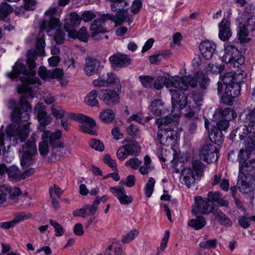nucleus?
<instances>
[{
	"label": "nucleus",
	"mask_w": 255,
	"mask_h": 255,
	"mask_svg": "<svg viewBox=\"0 0 255 255\" xmlns=\"http://www.w3.org/2000/svg\"><path fill=\"white\" fill-rule=\"evenodd\" d=\"M35 57V52L30 51L28 53L26 61L29 69H26L25 65L18 60L13 66L12 72L6 74L10 78H16L20 74L23 75L20 77L22 84L17 87L18 92L22 94V95L20 97L19 106L14 109L11 114L12 120L15 122L27 121L29 119L31 106L27 99L33 97L32 89L36 85L41 84L39 79L35 77L36 72L34 69L36 66L34 62Z\"/></svg>",
	"instance_id": "nucleus-1"
},
{
	"label": "nucleus",
	"mask_w": 255,
	"mask_h": 255,
	"mask_svg": "<svg viewBox=\"0 0 255 255\" xmlns=\"http://www.w3.org/2000/svg\"><path fill=\"white\" fill-rule=\"evenodd\" d=\"M238 28L239 40H234L224 45L225 54L222 58L223 62L237 68L243 64L244 61L239 48L241 43L248 42L250 39L248 37V30L245 23H241Z\"/></svg>",
	"instance_id": "nucleus-2"
},
{
	"label": "nucleus",
	"mask_w": 255,
	"mask_h": 255,
	"mask_svg": "<svg viewBox=\"0 0 255 255\" xmlns=\"http://www.w3.org/2000/svg\"><path fill=\"white\" fill-rule=\"evenodd\" d=\"M58 9L55 7H50L45 12V19L43 21L41 25V31L39 33L38 37L36 40V49H31L30 51H34L36 53V57L34 60L37 58V55H43L44 52V47L45 45V39L43 31L45 30L49 33L51 30L59 28L61 26V23L59 19L56 16H58Z\"/></svg>",
	"instance_id": "nucleus-3"
},
{
	"label": "nucleus",
	"mask_w": 255,
	"mask_h": 255,
	"mask_svg": "<svg viewBox=\"0 0 255 255\" xmlns=\"http://www.w3.org/2000/svg\"><path fill=\"white\" fill-rule=\"evenodd\" d=\"M255 161L244 162L239 165L237 185L244 193L251 191L255 182Z\"/></svg>",
	"instance_id": "nucleus-4"
},
{
	"label": "nucleus",
	"mask_w": 255,
	"mask_h": 255,
	"mask_svg": "<svg viewBox=\"0 0 255 255\" xmlns=\"http://www.w3.org/2000/svg\"><path fill=\"white\" fill-rule=\"evenodd\" d=\"M196 85V81L190 76L181 77L176 76L171 78L159 76L154 83V87L157 90H160L165 86L169 88V90L171 88H177L181 90H187L189 86L194 87Z\"/></svg>",
	"instance_id": "nucleus-5"
},
{
	"label": "nucleus",
	"mask_w": 255,
	"mask_h": 255,
	"mask_svg": "<svg viewBox=\"0 0 255 255\" xmlns=\"http://www.w3.org/2000/svg\"><path fill=\"white\" fill-rule=\"evenodd\" d=\"M61 136V131L59 129L53 132H51L50 130H44L41 134V138L43 140L39 143V150L40 153L42 155L47 154L49 148L48 142H49L51 146L54 148H63L64 143L59 140Z\"/></svg>",
	"instance_id": "nucleus-6"
},
{
	"label": "nucleus",
	"mask_w": 255,
	"mask_h": 255,
	"mask_svg": "<svg viewBox=\"0 0 255 255\" xmlns=\"http://www.w3.org/2000/svg\"><path fill=\"white\" fill-rule=\"evenodd\" d=\"M112 20L115 22L116 25L123 24L124 22L120 23L118 21L117 12L115 15L107 14L101 15L100 17L97 18L92 23L90 26L91 36L95 39L103 38L101 35L106 32L104 27L105 23L107 20Z\"/></svg>",
	"instance_id": "nucleus-7"
},
{
	"label": "nucleus",
	"mask_w": 255,
	"mask_h": 255,
	"mask_svg": "<svg viewBox=\"0 0 255 255\" xmlns=\"http://www.w3.org/2000/svg\"><path fill=\"white\" fill-rule=\"evenodd\" d=\"M204 164L200 160H195L192 162L191 166L186 167L182 170V180L188 187H191L195 183L196 176L202 174Z\"/></svg>",
	"instance_id": "nucleus-8"
},
{
	"label": "nucleus",
	"mask_w": 255,
	"mask_h": 255,
	"mask_svg": "<svg viewBox=\"0 0 255 255\" xmlns=\"http://www.w3.org/2000/svg\"><path fill=\"white\" fill-rule=\"evenodd\" d=\"M67 117L74 119L75 121L81 123V128L83 132L92 135L96 133V123L92 119L83 114H76L73 113H68Z\"/></svg>",
	"instance_id": "nucleus-9"
},
{
	"label": "nucleus",
	"mask_w": 255,
	"mask_h": 255,
	"mask_svg": "<svg viewBox=\"0 0 255 255\" xmlns=\"http://www.w3.org/2000/svg\"><path fill=\"white\" fill-rule=\"evenodd\" d=\"M157 138L161 144L172 147L176 144L177 133L175 130L168 127L165 129H159Z\"/></svg>",
	"instance_id": "nucleus-10"
},
{
	"label": "nucleus",
	"mask_w": 255,
	"mask_h": 255,
	"mask_svg": "<svg viewBox=\"0 0 255 255\" xmlns=\"http://www.w3.org/2000/svg\"><path fill=\"white\" fill-rule=\"evenodd\" d=\"M116 90L105 89L101 91L99 99L106 105L113 107L120 103L121 89Z\"/></svg>",
	"instance_id": "nucleus-11"
},
{
	"label": "nucleus",
	"mask_w": 255,
	"mask_h": 255,
	"mask_svg": "<svg viewBox=\"0 0 255 255\" xmlns=\"http://www.w3.org/2000/svg\"><path fill=\"white\" fill-rule=\"evenodd\" d=\"M34 113L40 124L38 129L43 132L44 130H46L45 127L51 123L52 118L47 114L45 106L42 104H36L34 108Z\"/></svg>",
	"instance_id": "nucleus-12"
},
{
	"label": "nucleus",
	"mask_w": 255,
	"mask_h": 255,
	"mask_svg": "<svg viewBox=\"0 0 255 255\" xmlns=\"http://www.w3.org/2000/svg\"><path fill=\"white\" fill-rule=\"evenodd\" d=\"M219 151L212 143L203 145L199 150V156L201 159L207 163L216 162L218 159Z\"/></svg>",
	"instance_id": "nucleus-13"
},
{
	"label": "nucleus",
	"mask_w": 255,
	"mask_h": 255,
	"mask_svg": "<svg viewBox=\"0 0 255 255\" xmlns=\"http://www.w3.org/2000/svg\"><path fill=\"white\" fill-rule=\"evenodd\" d=\"M196 205L194 206L192 212L194 215L197 214H209L212 213L214 206L213 204L210 203L207 198H203L200 196L195 198Z\"/></svg>",
	"instance_id": "nucleus-14"
},
{
	"label": "nucleus",
	"mask_w": 255,
	"mask_h": 255,
	"mask_svg": "<svg viewBox=\"0 0 255 255\" xmlns=\"http://www.w3.org/2000/svg\"><path fill=\"white\" fill-rule=\"evenodd\" d=\"M182 91L177 88H171L169 90L171 96V102L173 108L182 109L186 107L188 103L187 97Z\"/></svg>",
	"instance_id": "nucleus-15"
},
{
	"label": "nucleus",
	"mask_w": 255,
	"mask_h": 255,
	"mask_svg": "<svg viewBox=\"0 0 255 255\" xmlns=\"http://www.w3.org/2000/svg\"><path fill=\"white\" fill-rule=\"evenodd\" d=\"M110 192L119 200L122 205H128L133 201L132 197L127 194L124 187L121 186L111 187Z\"/></svg>",
	"instance_id": "nucleus-16"
},
{
	"label": "nucleus",
	"mask_w": 255,
	"mask_h": 255,
	"mask_svg": "<svg viewBox=\"0 0 255 255\" xmlns=\"http://www.w3.org/2000/svg\"><path fill=\"white\" fill-rule=\"evenodd\" d=\"M240 95V86L238 84L229 85L225 87L224 95L222 97L223 102L227 105H230L233 99Z\"/></svg>",
	"instance_id": "nucleus-17"
},
{
	"label": "nucleus",
	"mask_w": 255,
	"mask_h": 255,
	"mask_svg": "<svg viewBox=\"0 0 255 255\" xmlns=\"http://www.w3.org/2000/svg\"><path fill=\"white\" fill-rule=\"evenodd\" d=\"M129 3L125 0H120L118 1V6L114 9H111L113 11L117 12L118 21L120 23L124 22L125 20L128 18V10Z\"/></svg>",
	"instance_id": "nucleus-18"
},
{
	"label": "nucleus",
	"mask_w": 255,
	"mask_h": 255,
	"mask_svg": "<svg viewBox=\"0 0 255 255\" xmlns=\"http://www.w3.org/2000/svg\"><path fill=\"white\" fill-rule=\"evenodd\" d=\"M216 48L215 43L208 40L202 41L199 45L200 53L206 60H209L212 58Z\"/></svg>",
	"instance_id": "nucleus-19"
},
{
	"label": "nucleus",
	"mask_w": 255,
	"mask_h": 255,
	"mask_svg": "<svg viewBox=\"0 0 255 255\" xmlns=\"http://www.w3.org/2000/svg\"><path fill=\"white\" fill-rule=\"evenodd\" d=\"M219 37L223 41L228 40L232 35L231 22L228 18H224L218 24Z\"/></svg>",
	"instance_id": "nucleus-20"
},
{
	"label": "nucleus",
	"mask_w": 255,
	"mask_h": 255,
	"mask_svg": "<svg viewBox=\"0 0 255 255\" xmlns=\"http://www.w3.org/2000/svg\"><path fill=\"white\" fill-rule=\"evenodd\" d=\"M109 60L115 69L124 67L130 63V59L127 55L119 52L110 56Z\"/></svg>",
	"instance_id": "nucleus-21"
},
{
	"label": "nucleus",
	"mask_w": 255,
	"mask_h": 255,
	"mask_svg": "<svg viewBox=\"0 0 255 255\" xmlns=\"http://www.w3.org/2000/svg\"><path fill=\"white\" fill-rule=\"evenodd\" d=\"M63 70L59 68L48 70L45 67L41 66L38 71L39 76L44 80L60 78L63 76Z\"/></svg>",
	"instance_id": "nucleus-22"
},
{
	"label": "nucleus",
	"mask_w": 255,
	"mask_h": 255,
	"mask_svg": "<svg viewBox=\"0 0 255 255\" xmlns=\"http://www.w3.org/2000/svg\"><path fill=\"white\" fill-rule=\"evenodd\" d=\"M100 67V62L97 59L92 57L86 59L84 71L87 75L92 76L98 73Z\"/></svg>",
	"instance_id": "nucleus-23"
},
{
	"label": "nucleus",
	"mask_w": 255,
	"mask_h": 255,
	"mask_svg": "<svg viewBox=\"0 0 255 255\" xmlns=\"http://www.w3.org/2000/svg\"><path fill=\"white\" fill-rule=\"evenodd\" d=\"M234 72L230 71L225 73L223 75H220V80L218 82V91L219 93L222 91L223 84L225 87L229 85H234Z\"/></svg>",
	"instance_id": "nucleus-24"
},
{
	"label": "nucleus",
	"mask_w": 255,
	"mask_h": 255,
	"mask_svg": "<svg viewBox=\"0 0 255 255\" xmlns=\"http://www.w3.org/2000/svg\"><path fill=\"white\" fill-rule=\"evenodd\" d=\"M179 116L176 115L174 116L173 118L171 116H167L163 118H159L156 120V123L158 126L159 129H165V126L168 125H175L178 122Z\"/></svg>",
	"instance_id": "nucleus-25"
},
{
	"label": "nucleus",
	"mask_w": 255,
	"mask_h": 255,
	"mask_svg": "<svg viewBox=\"0 0 255 255\" xmlns=\"http://www.w3.org/2000/svg\"><path fill=\"white\" fill-rule=\"evenodd\" d=\"M32 139H29L21 146L19 149V151L23 153L36 154L37 153V148L35 144L36 138L32 137Z\"/></svg>",
	"instance_id": "nucleus-26"
},
{
	"label": "nucleus",
	"mask_w": 255,
	"mask_h": 255,
	"mask_svg": "<svg viewBox=\"0 0 255 255\" xmlns=\"http://www.w3.org/2000/svg\"><path fill=\"white\" fill-rule=\"evenodd\" d=\"M207 199L210 203L216 202L221 206H227L228 205V202L224 200L218 192H209L208 194Z\"/></svg>",
	"instance_id": "nucleus-27"
},
{
	"label": "nucleus",
	"mask_w": 255,
	"mask_h": 255,
	"mask_svg": "<svg viewBox=\"0 0 255 255\" xmlns=\"http://www.w3.org/2000/svg\"><path fill=\"white\" fill-rule=\"evenodd\" d=\"M209 138L213 143L218 145L220 144L223 141L222 131L216 127H213L209 132Z\"/></svg>",
	"instance_id": "nucleus-28"
},
{
	"label": "nucleus",
	"mask_w": 255,
	"mask_h": 255,
	"mask_svg": "<svg viewBox=\"0 0 255 255\" xmlns=\"http://www.w3.org/2000/svg\"><path fill=\"white\" fill-rule=\"evenodd\" d=\"M71 27H68V29L65 28L68 32V36L71 38H78L83 41H85L87 38V29L85 27H82L79 31L71 29Z\"/></svg>",
	"instance_id": "nucleus-29"
},
{
	"label": "nucleus",
	"mask_w": 255,
	"mask_h": 255,
	"mask_svg": "<svg viewBox=\"0 0 255 255\" xmlns=\"http://www.w3.org/2000/svg\"><path fill=\"white\" fill-rule=\"evenodd\" d=\"M115 113L111 109H106L103 110L99 114L100 120L104 123L109 124L112 123L115 119Z\"/></svg>",
	"instance_id": "nucleus-30"
},
{
	"label": "nucleus",
	"mask_w": 255,
	"mask_h": 255,
	"mask_svg": "<svg viewBox=\"0 0 255 255\" xmlns=\"http://www.w3.org/2000/svg\"><path fill=\"white\" fill-rule=\"evenodd\" d=\"M104 75L107 83V87L115 86L116 89H121L120 81L115 74L110 72Z\"/></svg>",
	"instance_id": "nucleus-31"
},
{
	"label": "nucleus",
	"mask_w": 255,
	"mask_h": 255,
	"mask_svg": "<svg viewBox=\"0 0 255 255\" xmlns=\"http://www.w3.org/2000/svg\"><path fill=\"white\" fill-rule=\"evenodd\" d=\"M125 142L126 143H125L123 142L124 145L128 151V154L130 155H136L140 152V146L136 141L131 140L127 142L125 140Z\"/></svg>",
	"instance_id": "nucleus-32"
},
{
	"label": "nucleus",
	"mask_w": 255,
	"mask_h": 255,
	"mask_svg": "<svg viewBox=\"0 0 255 255\" xmlns=\"http://www.w3.org/2000/svg\"><path fill=\"white\" fill-rule=\"evenodd\" d=\"M70 20L65 21V28L68 29V27H75L80 25L81 21V17L75 12H72L69 15Z\"/></svg>",
	"instance_id": "nucleus-33"
},
{
	"label": "nucleus",
	"mask_w": 255,
	"mask_h": 255,
	"mask_svg": "<svg viewBox=\"0 0 255 255\" xmlns=\"http://www.w3.org/2000/svg\"><path fill=\"white\" fill-rule=\"evenodd\" d=\"M163 110V103L160 100H154L150 104V111L155 116H160Z\"/></svg>",
	"instance_id": "nucleus-34"
},
{
	"label": "nucleus",
	"mask_w": 255,
	"mask_h": 255,
	"mask_svg": "<svg viewBox=\"0 0 255 255\" xmlns=\"http://www.w3.org/2000/svg\"><path fill=\"white\" fill-rule=\"evenodd\" d=\"M206 224V221L202 216H197L196 219H191L188 222V225L196 230H200Z\"/></svg>",
	"instance_id": "nucleus-35"
},
{
	"label": "nucleus",
	"mask_w": 255,
	"mask_h": 255,
	"mask_svg": "<svg viewBox=\"0 0 255 255\" xmlns=\"http://www.w3.org/2000/svg\"><path fill=\"white\" fill-rule=\"evenodd\" d=\"M231 134L235 136L238 134L241 140L244 139L245 137H247L250 134L248 127L246 124L241 125L235 130L233 131Z\"/></svg>",
	"instance_id": "nucleus-36"
},
{
	"label": "nucleus",
	"mask_w": 255,
	"mask_h": 255,
	"mask_svg": "<svg viewBox=\"0 0 255 255\" xmlns=\"http://www.w3.org/2000/svg\"><path fill=\"white\" fill-rule=\"evenodd\" d=\"M98 92L97 90H93L88 94L85 98V101L87 105L94 107L99 105V102L97 99Z\"/></svg>",
	"instance_id": "nucleus-37"
},
{
	"label": "nucleus",
	"mask_w": 255,
	"mask_h": 255,
	"mask_svg": "<svg viewBox=\"0 0 255 255\" xmlns=\"http://www.w3.org/2000/svg\"><path fill=\"white\" fill-rule=\"evenodd\" d=\"M184 115L186 117L192 118L193 120L192 122L190 123L189 127V131L191 133H193L197 129V125L196 123L195 122V120L198 119V115L196 114V113L192 110H190L189 111L186 113Z\"/></svg>",
	"instance_id": "nucleus-38"
},
{
	"label": "nucleus",
	"mask_w": 255,
	"mask_h": 255,
	"mask_svg": "<svg viewBox=\"0 0 255 255\" xmlns=\"http://www.w3.org/2000/svg\"><path fill=\"white\" fill-rule=\"evenodd\" d=\"M105 255H125L122 250L116 244L109 245L105 250Z\"/></svg>",
	"instance_id": "nucleus-39"
},
{
	"label": "nucleus",
	"mask_w": 255,
	"mask_h": 255,
	"mask_svg": "<svg viewBox=\"0 0 255 255\" xmlns=\"http://www.w3.org/2000/svg\"><path fill=\"white\" fill-rule=\"evenodd\" d=\"M214 214H215L218 221L219 222H220L221 224L225 225V226H232V221L221 211L216 210Z\"/></svg>",
	"instance_id": "nucleus-40"
},
{
	"label": "nucleus",
	"mask_w": 255,
	"mask_h": 255,
	"mask_svg": "<svg viewBox=\"0 0 255 255\" xmlns=\"http://www.w3.org/2000/svg\"><path fill=\"white\" fill-rule=\"evenodd\" d=\"M51 111L52 115L57 119H62L67 113L60 106L53 105L51 108Z\"/></svg>",
	"instance_id": "nucleus-41"
},
{
	"label": "nucleus",
	"mask_w": 255,
	"mask_h": 255,
	"mask_svg": "<svg viewBox=\"0 0 255 255\" xmlns=\"http://www.w3.org/2000/svg\"><path fill=\"white\" fill-rule=\"evenodd\" d=\"M35 154L23 153L21 160V165L22 166H28L32 165L35 161L34 155Z\"/></svg>",
	"instance_id": "nucleus-42"
},
{
	"label": "nucleus",
	"mask_w": 255,
	"mask_h": 255,
	"mask_svg": "<svg viewBox=\"0 0 255 255\" xmlns=\"http://www.w3.org/2000/svg\"><path fill=\"white\" fill-rule=\"evenodd\" d=\"M224 69V67L217 63L208 64L206 68V72L212 74H218L221 72Z\"/></svg>",
	"instance_id": "nucleus-43"
},
{
	"label": "nucleus",
	"mask_w": 255,
	"mask_h": 255,
	"mask_svg": "<svg viewBox=\"0 0 255 255\" xmlns=\"http://www.w3.org/2000/svg\"><path fill=\"white\" fill-rule=\"evenodd\" d=\"M128 133L134 138H138L141 136V131L138 127L133 124L130 125L127 128Z\"/></svg>",
	"instance_id": "nucleus-44"
},
{
	"label": "nucleus",
	"mask_w": 255,
	"mask_h": 255,
	"mask_svg": "<svg viewBox=\"0 0 255 255\" xmlns=\"http://www.w3.org/2000/svg\"><path fill=\"white\" fill-rule=\"evenodd\" d=\"M13 11V8L7 3H1L0 6V20L4 19Z\"/></svg>",
	"instance_id": "nucleus-45"
},
{
	"label": "nucleus",
	"mask_w": 255,
	"mask_h": 255,
	"mask_svg": "<svg viewBox=\"0 0 255 255\" xmlns=\"http://www.w3.org/2000/svg\"><path fill=\"white\" fill-rule=\"evenodd\" d=\"M155 183V181L153 178L150 177L148 179L145 187V194L147 197L149 198L151 196L154 190Z\"/></svg>",
	"instance_id": "nucleus-46"
},
{
	"label": "nucleus",
	"mask_w": 255,
	"mask_h": 255,
	"mask_svg": "<svg viewBox=\"0 0 255 255\" xmlns=\"http://www.w3.org/2000/svg\"><path fill=\"white\" fill-rule=\"evenodd\" d=\"M244 139L246 148L251 151L255 149V135L250 134Z\"/></svg>",
	"instance_id": "nucleus-47"
},
{
	"label": "nucleus",
	"mask_w": 255,
	"mask_h": 255,
	"mask_svg": "<svg viewBox=\"0 0 255 255\" xmlns=\"http://www.w3.org/2000/svg\"><path fill=\"white\" fill-rule=\"evenodd\" d=\"M250 154L251 150L246 148L245 149H241L239 151L238 159L240 165L242 164V163L244 162H249L247 159L249 157Z\"/></svg>",
	"instance_id": "nucleus-48"
},
{
	"label": "nucleus",
	"mask_w": 255,
	"mask_h": 255,
	"mask_svg": "<svg viewBox=\"0 0 255 255\" xmlns=\"http://www.w3.org/2000/svg\"><path fill=\"white\" fill-rule=\"evenodd\" d=\"M9 177L14 179H20V173L18 168L15 166H11L7 168L6 172Z\"/></svg>",
	"instance_id": "nucleus-49"
},
{
	"label": "nucleus",
	"mask_w": 255,
	"mask_h": 255,
	"mask_svg": "<svg viewBox=\"0 0 255 255\" xmlns=\"http://www.w3.org/2000/svg\"><path fill=\"white\" fill-rule=\"evenodd\" d=\"M142 85L145 88H150L154 81V79L150 76L141 75L139 77Z\"/></svg>",
	"instance_id": "nucleus-50"
},
{
	"label": "nucleus",
	"mask_w": 255,
	"mask_h": 255,
	"mask_svg": "<svg viewBox=\"0 0 255 255\" xmlns=\"http://www.w3.org/2000/svg\"><path fill=\"white\" fill-rule=\"evenodd\" d=\"M31 217V214L28 212H21L15 214L14 218L13 219L16 225L19 222L23 221L26 219H29Z\"/></svg>",
	"instance_id": "nucleus-51"
},
{
	"label": "nucleus",
	"mask_w": 255,
	"mask_h": 255,
	"mask_svg": "<svg viewBox=\"0 0 255 255\" xmlns=\"http://www.w3.org/2000/svg\"><path fill=\"white\" fill-rule=\"evenodd\" d=\"M236 117L235 112L230 108H226L221 111V119H227L229 121L231 118L234 119Z\"/></svg>",
	"instance_id": "nucleus-52"
},
{
	"label": "nucleus",
	"mask_w": 255,
	"mask_h": 255,
	"mask_svg": "<svg viewBox=\"0 0 255 255\" xmlns=\"http://www.w3.org/2000/svg\"><path fill=\"white\" fill-rule=\"evenodd\" d=\"M216 245L217 240L212 239L201 242L199 244V246L202 248L209 249L211 248H215Z\"/></svg>",
	"instance_id": "nucleus-53"
},
{
	"label": "nucleus",
	"mask_w": 255,
	"mask_h": 255,
	"mask_svg": "<svg viewBox=\"0 0 255 255\" xmlns=\"http://www.w3.org/2000/svg\"><path fill=\"white\" fill-rule=\"evenodd\" d=\"M246 77V73L244 71H238V73L235 72L234 76V84H238L240 86V84L244 82V79Z\"/></svg>",
	"instance_id": "nucleus-54"
},
{
	"label": "nucleus",
	"mask_w": 255,
	"mask_h": 255,
	"mask_svg": "<svg viewBox=\"0 0 255 255\" xmlns=\"http://www.w3.org/2000/svg\"><path fill=\"white\" fill-rule=\"evenodd\" d=\"M142 162L136 157H133L128 160L126 163L127 166H130L133 169H136L140 167Z\"/></svg>",
	"instance_id": "nucleus-55"
},
{
	"label": "nucleus",
	"mask_w": 255,
	"mask_h": 255,
	"mask_svg": "<svg viewBox=\"0 0 255 255\" xmlns=\"http://www.w3.org/2000/svg\"><path fill=\"white\" fill-rule=\"evenodd\" d=\"M90 146L96 150L102 151L104 149V145L100 141L93 139L89 143Z\"/></svg>",
	"instance_id": "nucleus-56"
},
{
	"label": "nucleus",
	"mask_w": 255,
	"mask_h": 255,
	"mask_svg": "<svg viewBox=\"0 0 255 255\" xmlns=\"http://www.w3.org/2000/svg\"><path fill=\"white\" fill-rule=\"evenodd\" d=\"M138 234V230L135 229L132 230L123 238L122 241L124 243H128L132 241Z\"/></svg>",
	"instance_id": "nucleus-57"
},
{
	"label": "nucleus",
	"mask_w": 255,
	"mask_h": 255,
	"mask_svg": "<svg viewBox=\"0 0 255 255\" xmlns=\"http://www.w3.org/2000/svg\"><path fill=\"white\" fill-rule=\"evenodd\" d=\"M195 77L197 79V81H199V82H201L202 81V83L200 84L201 87L205 88V86L204 85L203 83L205 84H208L209 79L206 76V75L203 74L202 72L201 71H198L195 75Z\"/></svg>",
	"instance_id": "nucleus-58"
},
{
	"label": "nucleus",
	"mask_w": 255,
	"mask_h": 255,
	"mask_svg": "<svg viewBox=\"0 0 255 255\" xmlns=\"http://www.w3.org/2000/svg\"><path fill=\"white\" fill-rule=\"evenodd\" d=\"M117 155L118 159L120 160H124L128 155H130L128 154V151H127V149L126 148L124 145L123 146H121L117 150Z\"/></svg>",
	"instance_id": "nucleus-59"
},
{
	"label": "nucleus",
	"mask_w": 255,
	"mask_h": 255,
	"mask_svg": "<svg viewBox=\"0 0 255 255\" xmlns=\"http://www.w3.org/2000/svg\"><path fill=\"white\" fill-rule=\"evenodd\" d=\"M96 14L90 10L84 11L81 15V20L85 22H89L95 18Z\"/></svg>",
	"instance_id": "nucleus-60"
},
{
	"label": "nucleus",
	"mask_w": 255,
	"mask_h": 255,
	"mask_svg": "<svg viewBox=\"0 0 255 255\" xmlns=\"http://www.w3.org/2000/svg\"><path fill=\"white\" fill-rule=\"evenodd\" d=\"M50 224L53 227L55 231V235L57 236H60L63 234L64 229L62 226L56 221L53 220H50Z\"/></svg>",
	"instance_id": "nucleus-61"
},
{
	"label": "nucleus",
	"mask_w": 255,
	"mask_h": 255,
	"mask_svg": "<svg viewBox=\"0 0 255 255\" xmlns=\"http://www.w3.org/2000/svg\"><path fill=\"white\" fill-rule=\"evenodd\" d=\"M217 128H218L221 131L227 129L229 126V121L228 120L220 118L217 123Z\"/></svg>",
	"instance_id": "nucleus-62"
},
{
	"label": "nucleus",
	"mask_w": 255,
	"mask_h": 255,
	"mask_svg": "<svg viewBox=\"0 0 255 255\" xmlns=\"http://www.w3.org/2000/svg\"><path fill=\"white\" fill-rule=\"evenodd\" d=\"M92 84L95 87H107V83L106 81L105 75L100 76L98 79L93 80Z\"/></svg>",
	"instance_id": "nucleus-63"
},
{
	"label": "nucleus",
	"mask_w": 255,
	"mask_h": 255,
	"mask_svg": "<svg viewBox=\"0 0 255 255\" xmlns=\"http://www.w3.org/2000/svg\"><path fill=\"white\" fill-rule=\"evenodd\" d=\"M170 236V232L169 230H166L164 233V237H163L159 248V250L163 251L165 249L167 244L168 243Z\"/></svg>",
	"instance_id": "nucleus-64"
}]
</instances>
